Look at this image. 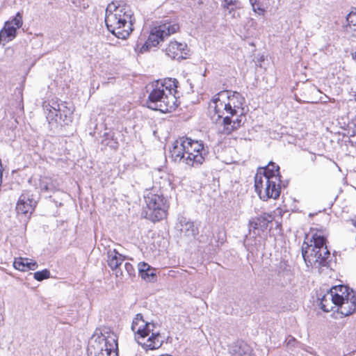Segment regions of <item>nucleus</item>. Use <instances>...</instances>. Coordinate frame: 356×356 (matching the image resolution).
<instances>
[{
	"label": "nucleus",
	"mask_w": 356,
	"mask_h": 356,
	"mask_svg": "<svg viewBox=\"0 0 356 356\" xmlns=\"http://www.w3.org/2000/svg\"><path fill=\"white\" fill-rule=\"evenodd\" d=\"M54 110L56 111V115L59 116L60 119H62L64 122L66 121V123H67V121H70V115L72 114V111L70 109L65 111L59 107L58 110L56 108H54Z\"/></svg>",
	"instance_id": "obj_25"
},
{
	"label": "nucleus",
	"mask_w": 356,
	"mask_h": 356,
	"mask_svg": "<svg viewBox=\"0 0 356 356\" xmlns=\"http://www.w3.org/2000/svg\"><path fill=\"white\" fill-rule=\"evenodd\" d=\"M274 217L269 213H264L260 216L252 218L249 221L250 229H260L264 231L268 227L269 223H271Z\"/></svg>",
	"instance_id": "obj_17"
},
{
	"label": "nucleus",
	"mask_w": 356,
	"mask_h": 356,
	"mask_svg": "<svg viewBox=\"0 0 356 356\" xmlns=\"http://www.w3.org/2000/svg\"><path fill=\"white\" fill-rule=\"evenodd\" d=\"M151 268H152V267L145 262H140L138 264V271L140 276Z\"/></svg>",
	"instance_id": "obj_30"
},
{
	"label": "nucleus",
	"mask_w": 356,
	"mask_h": 356,
	"mask_svg": "<svg viewBox=\"0 0 356 356\" xmlns=\"http://www.w3.org/2000/svg\"><path fill=\"white\" fill-rule=\"evenodd\" d=\"M244 97L237 92L223 90L216 94L209 103L212 120L222 127L223 134H230L239 129L245 121Z\"/></svg>",
	"instance_id": "obj_1"
},
{
	"label": "nucleus",
	"mask_w": 356,
	"mask_h": 356,
	"mask_svg": "<svg viewBox=\"0 0 356 356\" xmlns=\"http://www.w3.org/2000/svg\"><path fill=\"white\" fill-rule=\"evenodd\" d=\"M296 342V341L293 337H289L287 339V346H293Z\"/></svg>",
	"instance_id": "obj_32"
},
{
	"label": "nucleus",
	"mask_w": 356,
	"mask_h": 356,
	"mask_svg": "<svg viewBox=\"0 0 356 356\" xmlns=\"http://www.w3.org/2000/svg\"><path fill=\"white\" fill-rule=\"evenodd\" d=\"M339 307V312L348 316L356 309V297L353 289L344 285L332 287L320 299L321 309L329 312L336 307Z\"/></svg>",
	"instance_id": "obj_4"
},
{
	"label": "nucleus",
	"mask_w": 356,
	"mask_h": 356,
	"mask_svg": "<svg viewBox=\"0 0 356 356\" xmlns=\"http://www.w3.org/2000/svg\"><path fill=\"white\" fill-rule=\"evenodd\" d=\"M144 199L147 206L145 209L146 218L159 221L166 217L168 204L160 190L156 188L147 189L144 192Z\"/></svg>",
	"instance_id": "obj_7"
},
{
	"label": "nucleus",
	"mask_w": 356,
	"mask_h": 356,
	"mask_svg": "<svg viewBox=\"0 0 356 356\" xmlns=\"http://www.w3.org/2000/svg\"><path fill=\"white\" fill-rule=\"evenodd\" d=\"M39 188L42 192L54 193L59 188V184L56 179L50 177H40L39 180Z\"/></svg>",
	"instance_id": "obj_19"
},
{
	"label": "nucleus",
	"mask_w": 356,
	"mask_h": 356,
	"mask_svg": "<svg viewBox=\"0 0 356 356\" xmlns=\"http://www.w3.org/2000/svg\"><path fill=\"white\" fill-rule=\"evenodd\" d=\"M124 268L129 277L135 275V269L131 264L126 262L124 265Z\"/></svg>",
	"instance_id": "obj_29"
},
{
	"label": "nucleus",
	"mask_w": 356,
	"mask_h": 356,
	"mask_svg": "<svg viewBox=\"0 0 356 356\" xmlns=\"http://www.w3.org/2000/svg\"><path fill=\"white\" fill-rule=\"evenodd\" d=\"M250 3L252 6V10L254 13L259 15H263L264 10L261 7V3L257 0H250Z\"/></svg>",
	"instance_id": "obj_26"
},
{
	"label": "nucleus",
	"mask_w": 356,
	"mask_h": 356,
	"mask_svg": "<svg viewBox=\"0 0 356 356\" xmlns=\"http://www.w3.org/2000/svg\"><path fill=\"white\" fill-rule=\"evenodd\" d=\"M186 146L185 164L189 167H198L204 161L207 150L202 141L184 137Z\"/></svg>",
	"instance_id": "obj_11"
},
{
	"label": "nucleus",
	"mask_w": 356,
	"mask_h": 356,
	"mask_svg": "<svg viewBox=\"0 0 356 356\" xmlns=\"http://www.w3.org/2000/svg\"><path fill=\"white\" fill-rule=\"evenodd\" d=\"M133 13L125 4L109 3L106 9L105 23L108 30L120 39H126L133 31Z\"/></svg>",
	"instance_id": "obj_3"
},
{
	"label": "nucleus",
	"mask_w": 356,
	"mask_h": 356,
	"mask_svg": "<svg viewBox=\"0 0 356 356\" xmlns=\"http://www.w3.org/2000/svg\"><path fill=\"white\" fill-rule=\"evenodd\" d=\"M166 54L171 58L186 59L188 55V49L186 43L171 41L165 49Z\"/></svg>",
	"instance_id": "obj_13"
},
{
	"label": "nucleus",
	"mask_w": 356,
	"mask_h": 356,
	"mask_svg": "<svg viewBox=\"0 0 356 356\" xmlns=\"http://www.w3.org/2000/svg\"><path fill=\"white\" fill-rule=\"evenodd\" d=\"M354 129L352 131V135L354 136L356 134V115L355 119L353 120Z\"/></svg>",
	"instance_id": "obj_33"
},
{
	"label": "nucleus",
	"mask_w": 356,
	"mask_h": 356,
	"mask_svg": "<svg viewBox=\"0 0 356 356\" xmlns=\"http://www.w3.org/2000/svg\"><path fill=\"white\" fill-rule=\"evenodd\" d=\"M125 259V257L115 249L109 250L107 252V263L108 266L115 271V275L117 277H122L124 276L123 271L120 269V266Z\"/></svg>",
	"instance_id": "obj_14"
},
{
	"label": "nucleus",
	"mask_w": 356,
	"mask_h": 356,
	"mask_svg": "<svg viewBox=\"0 0 356 356\" xmlns=\"http://www.w3.org/2000/svg\"><path fill=\"white\" fill-rule=\"evenodd\" d=\"M346 31L352 37L356 38V9L352 10L346 17Z\"/></svg>",
	"instance_id": "obj_22"
},
{
	"label": "nucleus",
	"mask_w": 356,
	"mask_h": 356,
	"mask_svg": "<svg viewBox=\"0 0 356 356\" xmlns=\"http://www.w3.org/2000/svg\"><path fill=\"white\" fill-rule=\"evenodd\" d=\"M185 151L184 137H181L174 142L170 150V156L175 162L181 161L185 163Z\"/></svg>",
	"instance_id": "obj_15"
},
{
	"label": "nucleus",
	"mask_w": 356,
	"mask_h": 356,
	"mask_svg": "<svg viewBox=\"0 0 356 356\" xmlns=\"http://www.w3.org/2000/svg\"><path fill=\"white\" fill-rule=\"evenodd\" d=\"M177 228L188 237H195L198 234L197 228L195 227L193 222L184 216L179 217Z\"/></svg>",
	"instance_id": "obj_16"
},
{
	"label": "nucleus",
	"mask_w": 356,
	"mask_h": 356,
	"mask_svg": "<svg viewBox=\"0 0 356 356\" xmlns=\"http://www.w3.org/2000/svg\"><path fill=\"white\" fill-rule=\"evenodd\" d=\"M156 269L152 268L149 269L145 273L142 274L140 277L146 282H154L156 278Z\"/></svg>",
	"instance_id": "obj_24"
},
{
	"label": "nucleus",
	"mask_w": 356,
	"mask_h": 356,
	"mask_svg": "<svg viewBox=\"0 0 356 356\" xmlns=\"http://www.w3.org/2000/svg\"><path fill=\"white\" fill-rule=\"evenodd\" d=\"M326 238L318 232L312 234L310 243L304 242L302 254L307 266L320 268L329 266L330 253L325 245Z\"/></svg>",
	"instance_id": "obj_5"
},
{
	"label": "nucleus",
	"mask_w": 356,
	"mask_h": 356,
	"mask_svg": "<svg viewBox=\"0 0 356 356\" xmlns=\"http://www.w3.org/2000/svg\"><path fill=\"white\" fill-rule=\"evenodd\" d=\"M281 180L277 176L268 177L257 172L254 177L255 191L261 200L266 201L268 199H277L281 192Z\"/></svg>",
	"instance_id": "obj_8"
},
{
	"label": "nucleus",
	"mask_w": 356,
	"mask_h": 356,
	"mask_svg": "<svg viewBox=\"0 0 356 356\" xmlns=\"http://www.w3.org/2000/svg\"><path fill=\"white\" fill-rule=\"evenodd\" d=\"M137 343L145 350L159 348L163 343V337L155 331V325L144 321L141 314H136L131 324Z\"/></svg>",
	"instance_id": "obj_6"
},
{
	"label": "nucleus",
	"mask_w": 356,
	"mask_h": 356,
	"mask_svg": "<svg viewBox=\"0 0 356 356\" xmlns=\"http://www.w3.org/2000/svg\"><path fill=\"white\" fill-rule=\"evenodd\" d=\"M7 23H10L11 26H14L16 29L20 28L23 24L22 16L21 13H17L13 20L11 22H7Z\"/></svg>",
	"instance_id": "obj_28"
},
{
	"label": "nucleus",
	"mask_w": 356,
	"mask_h": 356,
	"mask_svg": "<svg viewBox=\"0 0 356 356\" xmlns=\"http://www.w3.org/2000/svg\"><path fill=\"white\" fill-rule=\"evenodd\" d=\"M118 340L113 333H101L92 339L88 349L89 356H118Z\"/></svg>",
	"instance_id": "obj_9"
},
{
	"label": "nucleus",
	"mask_w": 356,
	"mask_h": 356,
	"mask_svg": "<svg viewBox=\"0 0 356 356\" xmlns=\"http://www.w3.org/2000/svg\"><path fill=\"white\" fill-rule=\"evenodd\" d=\"M233 9H234L233 8H231L229 10V13H231V10H232Z\"/></svg>",
	"instance_id": "obj_35"
},
{
	"label": "nucleus",
	"mask_w": 356,
	"mask_h": 356,
	"mask_svg": "<svg viewBox=\"0 0 356 356\" xmlns=\"http://www.w3.org/2000/svg\"><path fill=\"white\" fill-rule=\"evenodd\" d=\"M231 356H253L251 347L244 341H237L229 348Z\"/></svg>",
	"instance_id": "obj_18"
},
{
	"label": "nucleus",
	"mask_w": 356,
	"mask_h": 356,
	"mask_svg": "<svg viewBox=\"0 0 356 356\" xmlns=\"http://www.w3.org/2000/svg\"><path fill=\"white\" fill-rule=\"evenodd\" d=\"M50 276V272L44 269L41 271H37L34 273V278L38 281H42L43 280L49 278Z\"/></svg>",
	"instance_id": "obj_27"
},
{
	"label": "nucleus",
	"mask_w": 356,
	"mask_h": 356,
	"mask_svg": "<svg viewBox=\"0 0 356 356\" xmlns=\"http://www.w3.org/2000/svg\"><path fill=\"white\" fill-rule=\"evenodd\" d=\"M179 29V24L172 22H164L154 26L151 29L147 41L141 47L140 52L143 53L156 47L160 42L163 41L165 38L177 32Z\"/></svg>",
	"instance_id": "obj_10"
},
{
	"label": "nucleus",
	"mask_w": 356,
	"mask_h": 356,
	"mask_svg": "<svg viewBox=\"0 0 356 356\" xmlns=\"http://www.w3.org/2000/svg\"><path fill=\"white\" fill-rule=\"evenodd\" d=\"M13 266L15 269L20 271H26L29 270H35L38 267L35 261H29L28 258H17L15 259Z\"/></svg>",
	"instance_id": "obj_20"
},
{
	"label": "nucleus",
	"mask_w": 356,
	"mask_h": 356,
	"mask_svg": "<svg viewBox=\"0 0 356 356\" xmlns=\"http://www.w3.org/2000/svg\"><path fill=\"white\" fill-rule=\"evenodd\" d=\"M352 56L354 60H356V51L352 54Z\"/></svg>",
	"instance_id": "obj_34"
},
{
	"label": "nucleus",
	"mask_w": 356,
	"mask_h": 356,
	"mask_svg": "<svg viewBox=\"0 0 356 356\" xmlns=\"http://www.w3.org/2000/svg\"><path fill=\"white\" fill-rule=\"evenodd\" d=\"M36 205V202L32 198L29 191L24 192L19 197L16 204L17 215L26 216L31 213Z\"/></svg>",
	"instance_id": "obj_12"
},
{
	"label": "nucleus",
	"mask_w": 356,
	"mask_h": 356,
	"mask_svg": "<svg viewBox=\"0 0 356 356\" xmlns=\"http://www.w3.org/2000/svg\"><path fill=\"white\" fill-rule=\"evenodd\" d=\"M17 29L11 26L10 23H6L3 29L0 31V40L4 42L12 40L16 35Z\"/></svg>",
	"instance_id": "obj_21"
},
{
	"label": "nucleus",
	"mask_w": 356,
	"mask_h": 356,
	"mask_svg": "<svg viewBox=\"0 0 356 356\" xmlns=\"http://www.w3.org/2000/svg\"><path fill=\"white\" fill-rule=\"evenodd\" d=\"M259 172L268 177L277 176L280 179L281 177L280 167L273 162H270L266 167L261 168Z\"/></svg>",
	"instance_id": "obj_23"
},
{
	"label": "nucleus",
	"mask_w": 356,
	"mask_h": 356,
	"mask_svg": "<svg viewBox=\"0 0 356 356\" xmlns=\"http://www.w3.org/2000/svg\"><path fill=\"white\" fill-rule=\"evenodd\" d=\"M225 1V7H227V9H229V6H234L238 0H224Z\"/></svg>",
	"instance_id": "obj_31"
},
{
	"label": "nucleus",
	"mask_w": 356,
	"mask_h": 356,
	"mask_svg": "<svg viewBox=\"0 0 356 356\" xmlns=\"http://www.w3.org/2000/svg\"><path fill=\"white\" fill-rule=\"evenodd\" d=\"M178 81L176 79H168L163 82L159 81L152 84V90L149 92L146 102L147 106L161 113H170L177 107L175 97Z\"/></svg>",
	"instance_id": "obj_2"
}]
</instances>
